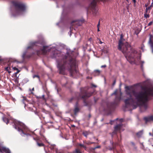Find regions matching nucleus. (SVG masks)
Instances as JSON below:
<instances>
[{
    "instance_id": "f257e3e1",
    "label": "nucleus",
    "mask_w": 153,
    "mask_h": 153,
    "mask_svg": "<svg viewBox=\"0 0 153 153\" xmlns=\"http://www.w3.org/2000/svg\"><path fill=\"white\" fill-rule=\"evenodd\" d=\"M40 42H34L30 43V46L27 47L28 49L34 45L38 46L40 44L42 46L39 50L37 51V54L38 55H45L49 52H51V56L52 58H56L57 56H61V60H57V67L59 70V73L64 74L65 71L67 70L71 73V76H73L75 73L78 72L76 69V61L75 59L74 52L70 49L65 50L66 53L60 52L57 50L58 46L53 44L52 47L44 46V43Z\"/></svg>"
},
{
    "instance_id": "f03ea898",
    "label": "nucleus",
    "mask_w": 153,
    "mask_h": 153,
    "mask_svg": "<svg viewBox=\"0 0 153 153\" xmlns=\"http://www.w3.org/2000/svg\"><path fill=\"white\" fill-rule=\"evenodd\" d=\"M141 90L136 92L133 86L125 87L126 98L124 100L126 107L130 109H134L140 106L141 112L146 111L149 108L148 101L150 97H153V86L150 87L141 86Z\"/></svg>"
},
{
    "instance_id": "7ed1b4c3",
    "label": "nucleus",
    "mask_w": 153,
    "mask_h": 153,
    "mask_svg": "<svg viewBox=\"0 0 153 153\" xmlns=\"http://www.w3.org/2000/svg\"><path fill=\"white\" fill-rule=\"evenodd\" d=\"M124 39L122 35H120V39L119 41L118 49L121 51L125 55L128 61L131 64L134 63L138 65L141 62V67L143 68V61L140 60L141 55L135 49L131 48L127 42L124 43Z\"/></svg>"
},
{
    "instance_id": "20e7f679",
    "label": "nucleus",
    "mask_w": 153,
    "mask_h": 153,
    "mask_svg": "<svg viewBox=\"0 0 153 153\" xmlns=\"http://www.w3.org/2000/svg\"><path fill=\"white\" fill-rule=\"evenodd\" d=\"M12 3L15 8V11L12 14L14 17L23 15L25 13V6L24 4L16 1H13Z\"/></svg>"
},
{
    "instance_id": "39448f33",
    "label": "nucleus",
    "mask_w": 153,
    "mask_h": 153,
    "mask_svg": "<svg viewBox=\"0 0 153 153\" xmlns=\"http://www.w3.org/2000/svg\"><path fill=\"white\" fill-rule=\"evenodd\" d=\"M119 94L117 95L116 96L114 104H112L110 103L106 104L104 106H102L100 109H102L106 114L108 113L111 110V108L114 106L115 105H117L121 100L122 93L120 91L119 92Z\"/></svg>"
},
{
    "instance_id": "423d86ee",
    "label": "nucleus",
    "mask_w": 153,
    "mask_h": 153,
    "mask_svg": "<svg viewBox=\"0 0 153 153\" xmlns=\"http://www.w3.org/2000/svg\"><path fill=\"white\" fill-rule=\"evenodd\" d=\"M14 124V127L19 132H21L20 134L23 136L24 135H29L26 132L28 131L27 127L23 123L14 120L13 121Z\"/></svg>"
},
{
    "instance_id": "0eeeda50",
    "label": "nucleus",
    "mask_w": 153,
    "mask_h": 153,
    "mask_svg": "<svg viewBox=\"0 0 153 153\" xmlns=\"http://www.w3.org/2000/svg\"><path fill=\"white\" fill-rule=\"evenodd\" d=\"M92 93H88L86 91L82 92L81 91V94H79V98H82L83 99H85L86 97H89L92 95Z\"/></svg>"
},
{
    "instance_id": "6e6552de",
    "label": "nucleus",
    "mask_w": 153,
    "mask_h": 153,
    "mask_svg": "<svg viewBox=\"0 0 153 153\" xmlns=\"http://www.w3.org/2000/svg\"><path fill=\"white\" fill-rule=\"evenodd\" d=\"M122 125L121 123L117 125L114 127V131L112 133V135L114 134H116V132L117 131H120L121 130V128H122Z\"/></svg>"
},
{
    "instance_id": "1a4fd4ad",
    "label": "nucleus",
    "mask_w": 153,
    "mask_h": 153,
    "mask_svg": "<svg viewBox=\"0 0 153 153\" xmlns=\"http://www.w3.org/2000/svg\"><path fill=\"white\" fill-rule=\"evenodd\" d=\"M0 152L3 153H4V152L11 153L9 149L2 146L1 144H0Z\"/></svg>"
},
{
    "instance_id": "9d476101",
    "label": "nucleus",
    "mask_w": 153,
    "mask_h": 153,
    "mask_svg": "<svg viewBox=\"0 0 153 153\" xmlns=\"http://www.w3.org/2000/svg\"><path fill=\"white\" fill-rule=\"evenodd\" d=\"M82 22V21L81 20H77L73 21L71 24L72 26H74L76 25L77 26H79L81 25Z\"/></svg>"
},
{
    "instance_id": "9b49d317",
    "label": "nucleus",
    "mask_w": 153,
    "mask_h": 153,
    "mask_svg": "<svg viewBox=\"0 0 153 153\" xmlns=\"http://www.w3.org/2000/svg\"><path fill=\"white\" fill-rule=\"evenodd\" d=\"M144 120L146 123L149 122L151 121H153V116H150L147 117H146L144 118Z\"/></svg>"
},
{
    "instance_id": "f8f14e48",
    "label": "nucleus",
    "mask_w": 153,
    "mask_h": 153,
    "mask_svg": "<svg viewBox=\"0 0 153 153\" xmlns=\"http://www.w3.org/2000/svg\"><path fill=\"white\" fill-rule=\"evenodd\" d=\"M79 110V109L78 107V104L77 103H76L75 106V108L74 110V114L76 115L77 113H78Z\"/></svg>"
},
{
    "instance_id": "ddd939ff",
    "label": "nucleus",
    "mask_w": 153,
    "mask_h": 153,
    "mask_svg": "<svg viewBox=\"0 0 153 153\" xmlns=\"http://www.w3.org/2000/svg\"><path fill=\"white\" fill-rule=\"evenodd\" d=\"M16 63V61H13V62H11L10 63V66H11V67H12L13 69L14 70H18V69L16 68V67H13V66L15 65Z\"/></svg>"
},
{
    "instance_id": "4468645a",
    "label": "nucleus",
    "mask_w": 153,
    "mask_h": 153,
    "mask_svg": "<svg viewBox=\"0 0 153 153\" xmlns=\"http://www.w3.org/2000/svg\"><path fill=\"white\" fill-rule=\"evenodd\" d=\"M10 62H9L8 63V66H7V67H6L5 68V69L7 71H8L9 73H10V72L9 71V70L10 69V68L11 67V66H10Z\"/></svg>"
},
{
    "instance_id": "2eb2a0df",
    "label": "nucleus",
    "mask_w": 153,
    "mask_h": 153,
    "mask_svg": "<svg viewBox=\"0 0 153 153\" xmlns=\"http://www.w3.org/2000/svg\"><path fill=\"white\" fill-rule=\"evenodd\" d=\"M3 121L6 123V124H7L9 122V120L8 118L5 117H3L2 118Z\"/></svg>"
},
{
    "instance_id": "dca6fc26",
    "label": "nucleus",
    "mask_w": 153,
    "mask_h": 153,
    "mask_svg": "<svg viewBox=\"0 0 153 153\" xmlns=\"http://www.w3.org/2000/svg\"><path fill=\"white\" fill-rule=\"evenodd\" d=\"M143 133V131L141 130L137 133V135L138 137H140L142 136Z\"/></svg>"
},
{
    "instance_id": "f3484780",
    "label": "nucleus",
    "mask_w": 153,
    "mask_h": 153,
    "mask_svg": "<svg viewBox=\"0 0 153 153\" xmlns=\"http://www.w3.org/2000/svg\"><path fill=\"white\" fill-rule=\"evenodd\" d=\"M153 7V2H152L151 4V5L149 7H147V10H150L152 8V7Z\"/></svg>"
},
{
    "instance_id": "a211bd4d",
    "label": "nucleus",
    "mask_w": 153,
    "mask_h": 153,
    "mask_svg": "<svg viewBox=\"0 0 153 153\" xmlns=\"http://www.w3.org/2000/svg\"><path fill=\"white\" fill-rule=\"evenodd\" d=\"M150 16L149 14L147 13H144V17L145 18H148Z\"/></svg>"
},
{
    "instance_id": "6ab92c4d",
    "label": "nucleus",
    "mask_w": 153,
    "mask_h": 153,
    "mask_svg": "<svg viewBox=\"0 0 153 153\" xmlns=\"http://www.w3.org/2000/svg\"><path fill=\"white\" fill-rule=\"evenodd\" d=\"M88 134L89 133L87 131H85L83 133L84 136L85 137H87V136Z\"/></svg>"
},
{
    "instance_id": "aec40b11",
    "label": "nucleus",
    "mask_w": 153,
    "mask_h": 153,
    "mask_svg": "<svg viewBox=\"0 0 153 153\" xmlns=\"http://www.w3.org/2000/svg\"><path fill=\"white\" fill-rule=\"evenodd\" d=\"M81 153L80 152L79 150L78 149H76L75 150V151H74L72 153Z\"/></svg>"
},
{
    "instance_id": "412c9836",
    "label": "nucleus",
    "mask_w": 153,
    "mask_h": 153,
    "mask_svg": "<svg viewBox=\"0 0 153 153\" xmlns=\"http://www.w3.org/2000/svg\"><path fill=\"white\" fill-rule=\"evenodd\" d=\"M147 7H146V11L144 13L148 14V13H150V10H147Z\"/></svg>"
},
{
    "instance_id": "4be33fe9",
    "label": "nucleus",
    "mask_w": 153,
    "mask_h": 153,
    "mask_svg": "<svg viewBox=\"0 0 153 153\" xmlns=\"http://www.w3.org/2000/svg\"><path fill=\"white\" fill-rule=\"evenodd\" d=\"M26 53V52H25L23 53L22 55V56L23 59H24L25 58V57Z\"/></svg>"
},
{
    "instance_id": "5701e85b",
    "label": "nucleus",
    "mask_w": 153,
    "mask_h": 153,
    "mask_svg": "<svg viewBox=\"0 0 153 153\" xmlns=\"http://www.w3.org/2000/svg\"><path fill=\"white\" fill-rule=\"evenodd\" d=\"M79 145L81 147H83L85 149H86V146H85L83 144H79Z\"/></svg>"
},
{
    "instance_id": "b1692460",
    "label": "nucleus",
    "mask_w": 153,
    "mask_h": 153,
    "mask_svg": "<svg viewBox=\"0 0 153 153\" xmlns=\"http://www.w3.org/2000/svg\"><path fill=\"white\" fill-rule=\"evenodd\" d=\"M37 145L39 146H44V144H43L42 143H37Z\"/></svg>"
},
{
    "instance_id": "393cba45",
    "label": "nucleus",
    "mask_w": 153,
    "mask_h": 153,
    "mask_svg": "<svg viewBox=\"0 0 153 153\" xmlns=\"http://www.w3.org/2000/svg\"><path fill=\"white\" fill-rule=\"evenodd\" d=\"M94 72L97 73V74L98 75L100 73V71L99 70H96L94 71Z\"/></svg>"
},
{
    "instance_id": "a878e982",
    "label": "nucleus",
    "mask_w": 153,
    "mask_h": 153,
    "mask_svg": "<svg viewBox=\"0 0 153 153\" xmlns=\"http://www.w3.org/2000/svg\"><path fill=\"white\" fill-rule=\"evenodd\" d=\"M56 153H61L60 151L57 149L56 150Z\"/></svg>"
},
{
    "instance_id": "bb28decb",
    "label": "nucleus",
    "mask_w": 153,
    "mask_h": 153,
    "mask_svg": "<svg viewBox=\"0 0 153 153\" xmlns=\"http://www.w3.org/2000/svg\"><path fill=\"white\" fill-rule=\"evenodd\" d=\"M36 77H37L38 78H39V76L37 75H34L33 76V78H35Z\"/></svg>"
},
{
    "instance_id": "cd10ccee",
    "label": "nucleus",
    "mask_w": 153,
    "mask_h": 153,
    "mask_svg": "<svg viewBox=\"0 0 153 153\" xmlns=\"http://www.w3.org/2000/svg\"><path fill=\"white\" fill-rule=\"evenodd\" d=\"M153 23V22L152 21L150 22L149 24H148V25L150 26L152 25Z\"/></svg>"
},
{
    "instance_id": "c85d7f7f",
    "label": "nucleus",
    "mask_w": 153,
    "mask_h": 153,
    "mask_svg": "<svg viewBox=\"0 0 153 153\" xmlns=\"http://www.w3.org/2000/svg\"><path fill=\"white\" fill-rule=\"evenodd\" d=\"M117 95V91H115L114 93H113V94H112V95Z\"/></svg>"
},
{
    "instance_id": "c756f323",
    "label": "nucleus",
    "mask_w": 153,
    "mask_h": 153,
    "mask_svg": "<svg viewBox=\"0 0 153 153\" xmlns=\"http://www.w3.org/2000/svg\"><path fill=\"white\" fill-rule=\"evenodd\" d=\"M106 67V65H102L101 66V68H105Z\"/></svg>"
},
{
    "instance_id": "7c9ffc66",
    "label": "nucleus",
    "mask_w": 153,
    "mask_h": 153,
    "mask_svg": "<svg viewBox=\"0 0 153 153\" xmlns=\"http://www.w3.org/2000/svg\"><path fill=\"white\" fill-rule=\"evenodd\" d=\"M73 27H72V26L71 27H70V31L71 32L72 31V29H73Z\"/></svg>"
},
{
    "instance_id": "2f4dec72",
    "label": "nucleus",
    "mask_w": 153,
    "mask_h": 153,
    "mask_svg": "<svg viewBox=\"0 0 153 153\" xmlns=\"http://www.w3.org/2000/svg\"><path fill=\"white\" fill-rule=\"evenodd\" d=\"M42 98L44 100H45V95H42Z\"/></svg>"
},
{
    "instance_id": "473e14b6",
    "label": "nucleus",
    "mask_w": 153,
    "mask_h": 153,
    "mask_svg": "<svg viewBox=\"0 0 153 153\" xmlns=\"http://www.w3.org/2000/svg\"><path fill=\"white\" fill-rule=\"evenodd\" d=\"M123 119H120V122L121 123L123 121Z\"/></svg>"
},
{
    "instance_id": "72a5a7b5",
    "label": "nucleus",
    "mask_w": 153,
    "mask_h": 153,
    "mask_svg": "<svg viewBox=\"0 0 153 153\" xmlns=\"http://www.w3.org/2000/svg\"><path fill=\"white\" fill-rule=\"evenodd\" d=\"M93 143L92 142H89V143H86V144H91L92 143Z\"/></svg>"
},
{
    "instance_id": "f704fd0d",
    "label": "nucleus",
    "mask_w": 153,
    "mask_h": 153,
    "mask_svg": "<svg viewBox=\"0 0 153 153\" xmlns=\"http://www.w3.org/2000/svg\"><path fill=\"white\" fill-rule=\"evenodd\" d=\"M91 85L93 87H97V86H96V85H94V84H92Z\"/></svg>"
},
{
    "instance_id": "c9c22d12",
    "label": "nucleus",
    "mask_w": 153,
    "mask_h": 153,
    "mask_svg": "<svg viewBox=\"0 0 153 153\" xmlns=\"http://www.w3.org/2000/svg\"><path fill=\"white\" fill-rule=\"evenodd\" d=\"M115 83H116V81L115 80H114L113 83V85H114L115 84Z\"/></svg>"
},
{
    "instance_id": "e433bc0d",
    "label": "nucleus",
    "mask_w": 153,
    "mask_h": 153,
    "mask_svg": "<svg viewBox=\"0 0 153 153\" xmlns=\"http://www.w3.org/2000/svg\"><path fill=\"white\" fill-rule=\"evenodd\" d=\"M20 71H19V70H17V71L16 73V74H18Z\"/></svg>"
},
{
    "instance_id": "4c0bfd02",
    "label": "nucleus",
    "mask_w": 153,
    "mask_h": 153,
    "mask_svg": "<svg viewBox=\"0 0 153 153\" xmlns=\"http://www.w3.org/2000/svg\"><path fill=\"white\" fill-rule=\"evenodd\" d=\"M100 147V146H97L96 147H95L94 148V149H97V148H99Z\"/></svg>"
},
{
    "instance_id": "58836bf2",
    "label": "nucleus",
    "mask_w": 153,
    "mask_h": 153,
    "mask_svg": "<svg viewBox=\"0 0 153 153\" xmlns=\"http://www.w3.org/2000/svg\"><path fill=\"white\" fill-rule=\"evenodd\" d=\"M100 22H99V23L97 25V27H99V26H100Z\"/></svg>"
},
{
    "instance_id": "ea45409f",
    "label": "nucleus",
    "mask_w": 153,
    "mask_h": 153,
    "mask_svg": "<svg viewBox=\"0 0 153 153\" xmlns=\"http://www.w3.org/2000/svg\"><path fill=\"white\" fill-rule=\"evenodd\" d=\"M148 4H145V6L146 7H147V6H148Z\"/></svg>"
},
{
    "instance_id": "a19ab883",
    "label": "nucleus",
    "mask_w": 153,
    "mask_h": 153,
    "mask_svg": "<svg viewBox=\"0 0 153 153\" xmlns=\"http://www.w3.org/2000/svg\"><path fill=\"white\" fill-rule=\"evenodd\" d=\"M110 123L112 125V121H111L110 122Z\"/></svg>"
},
{
    "instance_id": "79ce46f5",
    "label": "nucleus",
    "mask_w": 153,
    "mask_h": 153,
    "mask_svg": "<svg viewBox=\"0 0 153 153\" xmlns=\"http://www.w3.org/2000/svg\"><path fill=\"white\" fill-rule=\"evenodd\" d=\"M131 143L133 145H134V143L133 142H131Z\"/></svg>"
},
{
    "instance_id": "37998d69",
    "label": "nucleus",
    "mask_w": 153,
    "mask_h": 153,
    "mask_svg": "<svg viewBox=\"0 0 153 153\" xmlns=\"http://www.w3.org/2000/svg\"><path fill=\"white\" fill-rule=\"evenodd\" d=\"M149 134L150 135H153V134H152V133H149Z\"/></svg>"
},
{
    "instance_id": "c03bdc74",
    "label": "nucleus",
    "mask_w": 153,
    "mask_h": 153,
    "mask_svg": "<svg viewBox=\"0 0 153 153\" xmlns=\"http://www.w3.org/2000/svg\"><path fill=\"white\" fill-rule=\"evenodd\" d=\"M97 28H98V29H97L98 31H100V30H99V27H97Z\"/></svg>"
},
{
    "instance_id": "a18cd8bd",
    "label": "nucleus",
    "mask_w": 153,
    "mask_h": 153,
    "mask_svg": "<svg viewBox=\"0 0 153 153\" xmlns=\"http://www.w3.org/2000/svg\"><path fill=\"white\" fill-rule=\"evenodd\" d=\"M133 1L134 3H135L136 2V0H133Z\"/></svg>"
},
{
    "instance_id": "49530a36",
    "label": "nucleus",
    "mask_w": 153,
    "mask_h": 153,
    "mask_svg": "<svg viewBox=\"0 0 153 153\" xmlns=\"http://www.w3.org/2000/svg\"><path fill=\"white\" fill-rule=\"evenodd\" d=\"M52 145L53 146H55V144H52Z\"/></svg>"
},
{
    "instance_id": "de8ad7c7",
    "label": "nucleus",
    "mask_w": 153,
    "mask_h": 153,
    "mask_svg": "<svg viewBox=\"0 0 153 153\" xmlns=\"http://www.w3.org/2000/svg\"><path fill=\"white\" fill-rule=\"evenodd\" d=\"M17 63H20L21 62H17Z\"/></svg>"
},
{
    "instance_id": "09e8293b",
    "label": "nucleus",
    "mask_w": 153,
    "mask_h": 153,
    "mask_svg": "<svg viewBox=\"0 0 153 153\" xmlns=\"http://www.w3.org/2000/svg\"><path fill=\"white\" fill-rule=\"evenodd\" d=\"M23 98H24V99H23V101H24V100H25V98H24V97H23Z\"/></svg>"
},
{
    "instance_id": "8fccbe9b",
    "label": "nucleus",
    "mask_w": 153,
    "mask_h": 153,
    "mask_svg": "<svg viewBox=\"0 0 153 153\" xmlns=\"http://www.w3.org/2000/svg\"><path fill=\"white\" fill-rule=\"evenodd\" d=\"M34 90V88H32V91H33Z\"/></svg>"
},
{
    "instance_id": "3c124183",
    "label": "nucleus",
    "mask_w": 153,
    "mask_h": 153,
    "mask_svg": "<svg viewBox=\"0 0 153 153\" xmlns=\"http://www.w3.org/2000/svg\"><path fill=\"white\" fill-rule=\"evenodd\" d=\"M142 49L143 50V47H142Z\"/></svg>"
},
{
    "instance_id": "603ef678",
    "label": "nucleus",
    "mask_w": 153,
    "mask_h": 153,
    "mask_svg": "<svg viewBox=\"0 0 153 153\" xmlns=\"http://www.w3.org/2000/svg\"><path fill=\"white\" fill-rule=\"evenodd\" d=\"M118 118H117V119H116V120H118Z\"/></svg>"
},
{
    "instance_id": "864d4df0",
    "label": "nucleus",
    "mask_w": 153,
    "mask_h": 153,
    "mask_svg": "<svg viewBox=\"0 0 153 153\" xmlns=\"http://www.w3.org/2000/svg\"><path fill=\"white\" fill-rule=\"evenodd\" d=\"M91 117V115H89V117Z\"/></svg>"
},
{
    "instance_id": "5fc2aeb1",
    "label": "nucleus",
    "mask_w": 153,
    "mask_h": 153,
    "mask_svg": "<svg viewBox=\"0 0 153 153\" xmlns=\"http://www.w3.org/2000/svg\"><path fill=\"white\" fill-rule=\"evenodd\" d=\"M102 42H100V43H101V44H102Z\"/></svg>"
},
{
    "instance_id": "6e6d98bb",
    "label": "nucleus",
    "mask_w": 153,
    "mask_h": 153,
    "mask_svg": "<svg viewBox=\"0 0 153 153\" xmlns=\"http://www.w3.org/2000/svg\"><path fill=\"white\" fill-rule=\"evenodd\" d=\"M57 25H58V23H57Z\"/></svg>"
},
{
    "instance_id": "4d7b16f0",
    "label": "nucleus",
    "mask_w": 153,
    "mask_h": 153,
    "mask_svg": "<svg viewBox=\"0 0 153 153\" xmlns=\"http://www.w3.org/2000/svg\"><path fill=\"white\" fill-rule=\"evenodd\" d=\"M57 92H58V90L57 89Z\"/></svg>"
},
{
    "instance_id": "13d9d810",
    "label": "nucleus",
    "mask_w": 153,
    "mask_h": 153,
    "mask_svg": "<svg viewBox=\"0 0 153 153\" xmlns=\"http://www.w3.org/2000/svg\"><path fill=\"white\" fill-rule=\"evenodd\" d=\"M1 60V59H0V61Z\"/></svg>"
},
{
    "instance_id": "bf43d9fd",
    "label": "nucleus",
    "mask_w": 153,
    "mask_h": 153,
    "mask_svg": "<svg viewBox=\"0 0 153 153\" xmlns=\"http://www.w3.org/2000/svg\"><path fill=\"white\" fill-rule=\"evenodd\" d=\"M152 146H153V145H152Z\"/></svg>"
}]
</instances>
